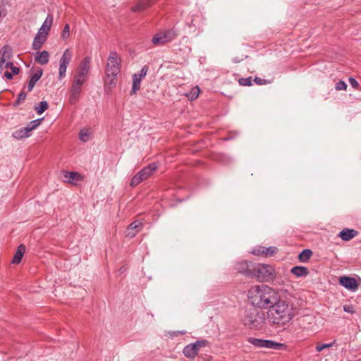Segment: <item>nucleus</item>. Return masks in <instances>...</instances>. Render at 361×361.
I'll use <instances>...</instances> for the list:
<instances>
[{
	"label": "nucleus",
	"instance_id": "nucleus-23",
	"mask_svg": "<svg viewBox=\"0 0 361 361\" xmlns=\"http://www.w3.org/2000/svg\"><path fill=\"white\" fill-rule=\"evenodd\" d=\"M153 4L152 0H142L137 3L133 8V12L143 11Z\"/></svg>",
	"mask_w": 361,
	"mask_h": 361
},
{
	"label": "nucleus",
	"instance_id": "nucleus-4",
	"mask_svg": "<svg viewBox=\"0 0 361 361\" xmlns=\"http://www.w3.org/2000/svg\"><path fill=\"white\" fill-rule=\"evenodd\" d=\"M274 268L264 264L254 263L251 278H255L259 281H267L274 277Z\"/></svg>",
	"mask_w": 361,
	"mask_h": 361
},
{
	"label": "nucleus",
	"instance_id": "nucleus-25",
	"mask_svg": "<svg viewBox=\"0 0 361 361\" xmlns=\"http://www.w3.org/2000/svg\"><path fill=\"white\" fill-rule=\"evenodd\" d=\"M52 23H53L52 16L48 15L47 16L45 20L44 21L43 24L39 29V31L44 32V33H47V35H48L49 32L50 30V28L51 27Z\"/></svg>",
	"mask_w": 361,
	"mask_h": 361
},
{
	"label": "nucleus",
	"instance_id": "nucleus-24",
	"mask_svg": "<svg viewBox=\"0 0 361 361\" xmlns=\"http://www.w3.org/2000/svg\"><path fill=\"white\" fill-rule=\"evenodd\" d=\"M25 252V246L24 245H20L17 250L15 253V255L13 256V258L12 259L13 264H19L21 262V259L23 257V255Z\"/></svg>",
	"mask_w": 361,
	"mask_h": 361
},
{
	"label": "nucleus",
	"instance_id": "nucleus-28",
	"mask_svg": "<svg viewBox=\"0 0 361 361\" xmlns=\"http://www.w3.org/2000/svg\"><path fill=\"white\" fill-rule=\"evenodd\" d=\"M312 255V251L310 249L303 250L298 255V259L300 262L305 263L307 262Z\"/></svg>",
	"mask_w": 361,
	"mask_h": 361
},
{
	"label": "nucleus",
	"instance_id": "nucleus-41",
	"mask_svg": "<svg viewBox=\"0 0 361 361\" xmlns=\"http://www.w3.org/2000/svg\"><path fill=\"white\" fill-rule=\"evenodd\" d=\"M41 123V119H36L30 122L27 125L32 130L35 129Z\"/></svg>",
	"mask_w": 361,
	"mask_h": 361
},
{
	"label": "nucleus",
	"instance_id": "nucleus-30",
	"mask_svg": "<svg viewBox=\"0 0 361 361\" xmlns=\"http://www.w3.org/2000/svg\"><path fill=\"white\" fill-rule=\"evenodd\" d=\"M116 76L114 75H106L105 86L108 88H111L115 86L116 83Z\"/></svg>",
	"mask_w": 361,
	"mask_h": 361
},
{
	"label": "nucleus",
	"instance_id": "nucleus-40",
	"mask_svg": "<svg viewBox=\"0 0 361 361\" xmlns=\"http://www.w3.org/2000/svg\"><path fill=\"white\" fill-rule=\"evenodd\" d=\"M335 88L336 90H345L347 85L344 81H339L336 84Z\"/></svg>",
	"mask_w": 361,
	"mask_h": 361
},
{
	"label": "nucleus",
	"instance_id": "nucleus-43",
	"mask_svg": "<svg viewBox=\"0 0 361 361\" xmlns=\"http://www.w3.org/2000/svg\"><path fill=\"white\" fill-rule=\"evenodd\" d=\"M148 68L147 66H144L142 69L140 70V72L138 75V78H140V79H143L147 73Z\"/></svg>",
	"mask_w": 361,
	"mask_h": 361
},
{
	"label": "nucleus",
	"instance_id": "nucleus-32",
	"mask_svg": "<svg viewBox=\"0 0 361 361\" xmlns=\"http://www.w3.org/2000/svg\"><path fill=\"white\" fill-rule=\"evenodd\" d=\"M248 342L257 348H264L265 340H264V339L249 338Z\"/></svg>",
	"mask_w": 361,
	"mask_h": 361
},
{
	"label": "nucleus",
	"instance_id": "nucleus-19",
	"mask_svg": "<svg viewBox=\"0 0 361 361\" xmlns=\"http://www.w3.org/2000/svg\"><path fill=\"white\" fill-rule=\"evenodd\" d=\"M72 58H73L72 51L69 49H66L65 51L63 52L62 56L60 59L59 65L62 66L68 67L71 61L72 60Z\"/></svg>",
	"mask_w": 361,
	"mask_h": 361
},
{
	"label": "nucleus",
	"instance_id": "nucleus-3",
	"mask_svg": "<svg viewBox=\"0 0 361 361\" xmlns=\"http://www.w3.org/2000/svg\"><path fill=\"white\" fill-rule=\"evenodd\" d=\"M241 322L249 329H261L265 323V314L255 308H247L241 315Z\"/></svg>",
	"mask_w": 361,
	"mask_h": 361
},
{
	"label": "nucleus",
	"instance_id": "nucleus-7",
	"mask_svg": "<svg viewBox=\"0 0 361 361\" xmlns=\"http://www.w3.org/2000/svg\"><path fill=\"white\" fill-rule=\"evenodd\" d=\"M208 341L204 339L198 340L195 343H190L183 348V355L188 358H194L198 354L200 350L206 347Z\"/></svg>",
	"mask_w": 361,
	"mask_h": 361
},
{
	"label": "nucleus",
	"instance_id": "nucleus-29",
	"mask_svg": "<svg viewBox=\"0 0 361 361\" xmlns=\"http://www.w3.org/2000/svg\"><path fill=\"white\" fill-rule=\"evenodd\" d=\"M283 343H279L270 340H265L264 348L281 350L283 348Z\"/></svg>",
	"mask_w": 361,
	"mask_h": 361
},
{
	"label": "nucleus",
	"instance_id": "nucleus-5",
	"mask_svg": "<svg viewBox=\"0 0 361 361\" xmlns=\"http://www.w3.org/2000/svg\"><path fill=\"white\" fill-rule=\"evenodd\" d=\"M121 70V58L116 51H111L107 59L106 75H117Z\"/></svg>",
	"mask_w": 361,
	"mask_h": 361
},
{
	"label": "nucleus",
	"instance_id": "nucleus-9",
	"mask_svg": "<svg viewBox=\"0 0 361 361\" xmlns=\"http://www.w3.org/2000/svg\"><path fill=\"white\" fill-rule=\"evenodd\" d=\"M254 263L248 261H242L237 262L235 265V269L247 277L251 278L252 267Z\"/></svg>",
	"mask_w": 361,
	"mask_h": 361
},
{
	"label": "nucleus",
	"instance_id": "nucleus-17",
	"mask_svg": "<svg viewBox=\"0 0 361 361\" xmlns=\"http://www.w3.org/2000/svg\"><path fill=\"white\" fill-rule=\"evenodd\" d=\"M43 73V71L41 68H39L35 73H33L31 76V78L29 81L28 85H27V90L28 92H30L32 90L34 86L35 85L36 82L40 79Z\"/></svg>",
	"mask_w": 361,
	"mask_h": 361
},
{
	"label": "nucleus",
	"instance_id": "nucleus-35",
	"mask_svg": "<svg viewBox=\"0 0 361 361\" xmlns=\"http://www.w3.org/2000/svg\"><path fill=\"white\" fill-rule=\"evenodd\" d=\"M13 137L18 140L24 137H27L22 128L19 130L14 131L13 133Z\"/></svg>",
	"mask_w": 361,
	"mask_h": 361
},
{
	"label": "nucleus",
	"instance_id": "nucleus-39",
	"mask_svg": "<svg viewBox=\"0 0 361 361\" xmlns=\"http://www.w3.org/2000/svg\"><path fill=\"white\" fill-rule=\"evenodd\" d=\"M333 345V343H326V344H317L316 345V350L317 352H321L324 349L329 348Z\"/></svg>",
	"mask_w": 361,
	"mask_h": 361
},
{
	"label": "nucleus",
	"instance_id": "nucleus-11",
	"mask_svg": "<svg viewBox=\"0 0 361 361\" xmlns=\"http://www.w3.org/2000/svg\"><path fill=\"white\" fill-rule=\"evenodd\" d=\"M47 33H44L38 30L32 44V49L35 50L40 49V48L47 41Z\"/></svg>",
	"mask_w": 361,
	"mask_h": 361
},
{
	"label": "nucleus",
	"instance_id": "nucleus-48",
	"mask_svg": "<svg viewBox=\"0 0 361 361\" xmlns=\"http://www.w3.org/2000/svg\"><path fill=\"white\" fill-rule=\"evenodd\" d=\"M11 69L12 71L11 73L13 75H18L19 73L20 69L18 67L13 66L12 68H11Z\"/></svg>",
	"mask_w": 361,
	"mask_h": 361
},
{
	"label": "nucleus",
	"instance_id": "nucleus-15",
	"mask_svg": "<svg viewBox=\"0 0 361 361\" xmlns=\"http://www.w3.org/2000/svg\"><path fill=\"white\" fill-rule=\"evenodd\" d=\"M82 91V87L73 85L71 88V95L69 98V102L71 104H74L78 100L80 93Z\"/></svg>",
	"mask_w": 361,
	"mask_h": 361
},
{
	"label": "nucleus",
	"instance_id": "nucleus-38",
	"mask_svg": "<svg viewBox=\"0 0 361 361\" xmlns=\"http://www.w3.org/2000/svg\"><path fill=\"white\" fill-rule=\"evenodd\" d=\"M67 67L59 65V79L62 80L66 77Z\"/></svg>",
	"mask_w": 361,
	"mask_h": 361
},
{
	"label": "nucleus",
	"instance_id": "nucleus-12",
	"mask_svg": "<svg viewBox=\"0 0 361 361\" xmlns=\"http://www.w3.org/2000/svg\"><path fill=\"white\" fill-rule=\"evenodd\" d=\"M63 181L73 184L75 181H80L82 179V176L78 172L73 171H63Z\"/></svg>",
	"mask_w": 361,
	"mask_h": 361
},
{
	"label": "nucleus",
	"instance_id": "nucleus-21",
	"mask_svg": "<svg viewBox=\"0 0 361 361\" xmlns=\"http://www.w3.org/2000/svg\"><path fill=\"white\" fill-rule=\"evenodd\" d=\"M87 75L75 71V73L73 76V85L82 87V85L85 82L87 79Z\"/></svg>",
	"mask_w": 361,
	"mask_h": 361
},
{
	"label": "nucleus",
	"instance_id": "nucleus-46",
	"mask_svg": "<svg viewBox=\"0 0 361 361\" xmlns=\"http://www.w3.org/2000/svg\"><path fill=\"white\" fill-rule=\"evenodd\" d=\"M23 130H24L25 135H27V137H29L30 136V133L32 130L30 126H27L25 127H23L22 128Z\"/></svg>",
	"mask_w": 361,
	"mask_h": 361
},
{
	"label": "nucleus",
	"instance_id": "nucleus-44",
	"mask_svg": "<svg viewBox=\"0 0 361 361\" xmlns=\"http://www.w3.org/2000/svg\"><path fill=\"white\" fill-rule=\"evenodd\" d=\"M343 310L350 314H353L355 312L354 306L353 305H344Z\"/></svg>",
	"mask_w": 361,
	"mask_h": 361
},
{
	"label": "nucleus",
	"instance_id": "nucleus-20",
	"mask_svg": "<svg viewBox=\"0 0 361 361\" xmlns=\"http://www.w3.org/2000/svg\"><path fill=\"white\" fill-rule=\"evenodd\" d=\"M35 59L40 65H45L49 62V54L47 51H38Z\"/></svg>",
	"mask_w": 361,
	"mask_h": 361
},
{
	"label": "nucleus",
	"instance_id": "nucleus-31",
	"mask_svg": "<svg viewBox=\"0 0 361 361\" xmlns=\"http://www.w3.org/2000/svg\"><path fill=\"white\" fill-rule=\"evenodd\" d=\"M91 133L89 129L83 128L79 133V138L81 141L86 142L90 138Z\"/></svg>",
	"mask_w": 361,
	"mask_h": 361
},
{
	"label": "nucleus",
	"instance_id": "nucleus-8",
	"mask_svg": "<svg viewBox=\"0 0 361 361\" xmlns=\"http://www.w3.org/2000/svg\"><path fill=\"white\" fill-rule=\"evenodd\" d=\"M177 34L173 29H169L154 35L152 42L154 45H163L176 38Z\"/></svg>",
	"mask_w": 361,
	"mask_h": 361
},
{
	"label": "nucleus",
	"instance_id": "nucleus-1",
	"mask_svg": "<svg viewBox=\"0 0 361 361\" xmlns=\"http://www.w3.org/2000/svg\"><path fill=\"white\" fill-rule=\"evenodd\" d=\"M278 293L267 285H256L250 287L247 292L250 303L260 309H267L277 301Z\"/></svg>",
	"mask_w": 361,
	"mask_h": 361
},
{
	"label": "nucleus",
	"instance_id": "nucleus-14",
	"mask_svg": "<svg viewBox=\"0 0 361 361\" xmlns=\"http://www.w3.org/2000/svg\"><path fill=\"white\" fill-rule=\"evenodd\" d=\"M277 252V248L276 247H260L257 249L253 250L252 252V254L256 255H265V256H271Z\"/></svg>",
	"mask_w": 361,
	"mask_h": 361
},
{
	"label": "nucleus",
	"instance_id": "nucleus-34",
	"mask_svg": "<svg viewBox=\"0 0 361 361\" xmlns=\"http://www.w3.org/2000/svg\"><path fill=\"white\" fill-rule=\"evenodd\" d=\"M48 108V104L46 101L40 102L39 106L35 107V110L37 111L38 114H42L44 113Z\"/></svg>",
	"mask_w": 361,
	"mask_h": 361
},
{
	"label": "nucleus",
	"instance_id": "nucleus-6",
	"mask_svg": "<svg viewBox=\"0 0 361 361\" xmlns=\"http://www.w3.org/2000/svg\"><path fill=\"white\" fill-rule=\"evenodd\" d=\"M157 168V166L154 163L150 164L143 168L132 178L130 185L133 187L137 185L142 181L149 177Z\"/></svg>",
	"mask_w": 361,
	"mask_h": 361
},
{
	"label": "nucleus",
	"instance_id": "nucleus-26",
	"mask_svg": "<svg viewBox=\"0 0 361 361\" xmlns=\"http://www.w3.org/2000/svg\"><path fill=\"white\" fill-rule=\"evenodd\" d=\"M12 57V50L8 46H4L0 51V59L6 63L7 60L11 59Z\"/></svg>",
	"mask_w": 361,
	"mask_h": 361
},
{
	"label": "nucleus",
	"instance_id": "nucleus-22",
	"mask_svg": "<svg viewBox=\"0 0 361 361\" xmlns=\"http://www.w3.org/2000/svg\"><path fill=\"white\" fill-rule=\"evenodd\" d=\"M290 272L297 277H304L308 275V269L305 267L295 266L293 267Z\"/></svg>",
	"mask_w": 361,
	"mask_h": 361
},
{
	"label": "nucleus",
	"instance_id": "nucleus-50",
	"mask_svg": "<svg viewBox=\"0 0 361 361\" xmlns=\"http://www.w3.org/2000/svg\"><path fill=\"white\" fill-rule=\"evenodd\" d=\"M4 68H11L13 66V63L12 62H6L4 64Z\"/></svg>",
	"mask_w": 361,
	"mask_h": 361
},
{
	"label": "nucleus",
	"instance_id": "nucleus-13",
	"mask_svg": "<svg viewBox=\"0 0 361 361\" xmlns=\"http://www.w3.org/2000/svg\"><path fill=\"white\" fill-rule=\"evenodd\" d=\"M142 227V223L138 221H133L126 229V236L133 238L140 231Z\"/></svg>",
	"mask_w": 361,
	"mask_h": 361
},
{
	"label": "nucleus",
	"instance_id": "nucleus-27",
	"mask_svg": "<svg viewBox=\"0 0 361 361\" xmlns=\"http://www.w3.org/2000/svg\"><path fill=\"white\" fill-rule=\"evenodd\" d=\"M142 79L138 78V75L137 73L133 74V86L130 92V94H135L140 89V82Z\"/></svg>",
	"mask_w": 361,
	"mask_h": 361
},
{
	"label": "nucleus",
	"instance_id": "nucleus-18",
	"mask_svg": "<svg viewBox=\"0 0 361 361\" xmlns=\"http://www.w3.org/2000/svg\"><path fill=\"white\" fill-rule=\"evenodd\" d=\"M357 234V231L354 229L345 228L342 230L338 236L345 241H349Z\"/></svg>",
	"mask_w": 361,
	"mask_h": 361
},
{
	"label": "nucleus",
	"instance_id": "nucleus-49",
	"mask_svg": "<svg viewBox=\"0 0 361 361\" xmlns=\"http://www.w3.org/2000/svg\"><path fill=\"white\" fill-rule=\"evenodd\" d=\"M4 77L6 79H8V80H11L13 78V75L11 73L8 72V71L4 72Z\"/></svg>",
	"mask_w": 361,
	"mask_h": 361
},
{
	"label": "nucleus",
	"instance_id": "nucleus-47",
	"mask_svg": "<svg viewBox=\"0 0 361 361\" xmlns=\"http://www.w3.org/2000/svg\"><path fill=\"white\" fill-rule=\"evenodd\" d=\"M254 81L257 84V85H263V84H265V80H263V79H261L259 78H255Z\"/></svg>",
	"mask_w": 361,
	"mask_h": 361
},
{
	"label": "nucleus",
	"instance_id": "nucleus-10",
	"mask_svg": "<svg viewBox=\"0 0 361 361\" xmlns=\"http://www.w3.org/2000/svg\"><path fill=\"white\" fill-rule=\"evenodd\" d=\"M340 284L345 288L355 291L357 288V283L354 278L350 276H341L339 279Z\"/></svg>",
	"mask_w": 361,
	"mask_h": 361
},
{
	"label": "nucleus",
	"instance_id": "nucleus-42",
	"mask_svg": "<svg viewBox=\"0 0 361 361\" xmlns=\"http://www.w3.org/2000/svg\"><path fill=\"white\" fill-rule=\"evenodd\" d=\"M26 97H27V94L25 92H21L18 96V98H17V100H16V104H20L21 102H23L25 99H26Z\"/></svg>",
	"mask_w": 361,
	"mask_h": 361
},
{
	"label": "nucleus",
	"instance_id": "nucleus-33",
	"mask_svg": "<svg viewBox=\"0 0 361 361\" xmlns=\"http://www.w3.org/2000/svg\"><path fill=\"white\" fill-rule=\"evenodd\" d=\"M200 92V88L198 87H195L192 88L189 93L186 94V96L189 99L193 100L199 96Z\"/></svg>",
	"mask_w": 361,
	"mask_h": 361
},
{
	"label": "nucleus",
	"instance_id": "nucleus-45",
	"mask_svg": "<svg viewBox=\"0 0 361 361\" xmlns=\"http://www.w3.org/2000/svg\"><path fill=\"white\" fill-rule=\"evenodd\" d=\"M349 82L353 87L356 88V89L358 88L359 83L354 78L350 77L349 78Z\"/></svg>",
	"mask_w": 361,
	"mask_h": 361
},
{
	"label": "nucleus",
	"instance_id": "nucleus-2",
	"mask_svg": "<svg viewBox=\"0 0 361 361\" xmlns=\"http://www.w3.org/2000/svg\"><path fill=\"white\" fill-rule=\"evenodd\" d=\"M294 305L277 297V301L269 307L268 311L269 321L276 325H286L289 323L295 315Z\"/></svg>",
	"mask_w": 361,
	"mask_h": 361
},
{
	"label": "nucleus",
	"instance_id": "nucleus-37",
	"mask_svg": "<svg viewBox=\"0 0 361 361\" xmlns=\"http://www.w3.org/2000/svg\"><path fill=\"white\" fill-rule=\"evenodd\" d=\"M70 35V27L68 24H66L63 30L61 32V38L63 39H67L69 37Z\"/></svg>",
	"mask_w": 361,
	"mask_h": 361
},
{
	"label": "nucleus",
	"instance_id": "nucleus-51",
	"mask_svg": "<svg viewBox=\"0 0 361 361\" xmlns=\"http://www.w3.org/2000/svg\"><path fill=\"white\" fill-rule=\"evenodd\" d=\"M5 63H4V61L0 59V74L2 73L3 70L4 69V64Z\"/></svg>",
	"mask_w": 361,
	"mask_h": 361
},
{
	"label": "nucleus",
	"instance_id": "nucleus-36",
	"mask_svg": "<svg viewBox=\"0 0 361 361\" xmlns=\"http://www.w3.org/2000/svg\"><path fill=\"white\" fill-rule=\"evenodd\" d=\"M252 77L242 78L239 79L238 82L242 86H250L252 85Z\"/></svg>",
	"mask_w": 361,
	"mask_h": 361
},
{
	"label": "nucleus",
	"instance_id": "nucleus-16",
	"mask_svg": "<svg viewBox=\"0 0 361 361\" xmlns=\"http://www.w3.org/2000/svg\"><path fill=\"white\" fill-rule=\"evenodd\" d=\"M91 59L89 56L85 57L79 64L76 71L88 75L90 68Z\"/></svg>",
	"mask_w": 361,
	"mask_h": 361
}]
</instances>
